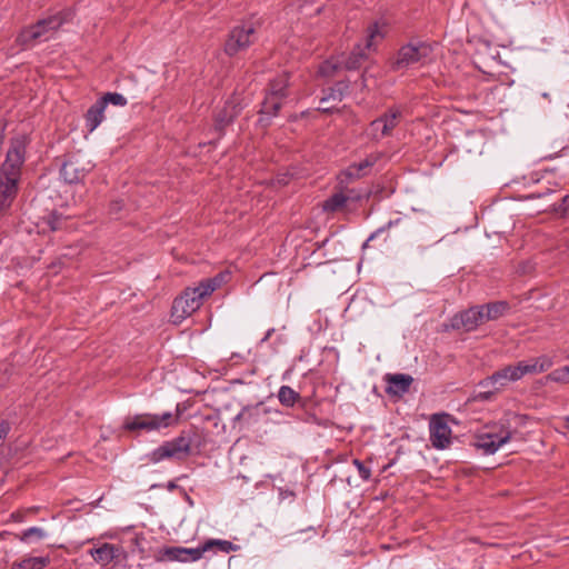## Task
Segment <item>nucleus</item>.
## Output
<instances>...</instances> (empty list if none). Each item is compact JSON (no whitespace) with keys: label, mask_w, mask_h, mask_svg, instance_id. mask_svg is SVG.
I'll list each match as a JSON object with an SVG mask.
<instances>
[{"label":"nucleus","mask_w":569,"mask_h":569,"mask_svg":"<svg viewBox=\"0 0 569 569\" xmlns=\"http://www.w3.org/2000/svg\"><path fill=\"white\" fill-rule=\"evenodd\" d=\"M27 144L26 134L12 138L6 160L0 167V214L11 207L17 197Z\"/></svg>","instance_id":"f257e3e1"},{"label":"nucleus","mask_w":569,"mask_h":569,"mask_svg":"<svg viewBox=\"0 0 569 569\" xmlns=\"http://www.w3.org/2000/svg\"><path fill=\"white\" fill-rule=\"evenodd\" d=\"M221 281L222 278L217 276L202 280L197 287L187 288L181 296L173 300L171 309L173 322L180 323L196 312L201 307L203 299L220 287Z\"/></svg>","instance_id":"f03ea898"},{"label":"nucleus","mask_w":569,"mask_h":569,"mask_svg":"<svg viewBox=\"0 0 569 569\" xmlns=\"http://www.w3.org/2000/svg\"><path fill=\"white\" fill-rule=\"evenodd\" d=\"M70 19L71 12L67 11L39 20L36 24L24 28L19 33L17 41L24 48H30L38 42L47 41Z\"/></svg>","instance_id":"7ed1b4c3"},{"label":"nucleus","mask_w":569,"mask_h":569,"mask_svg":"<svg viewBox=\"0 0 569 569\" xmlns=\"http://www.w3.org/2000/svg\"><path fill=\"white\" fill-rule=\"evenodd\" d=\"M180 411L177 408L176 412L167 411L161 415L141 413L133 417H128L124 421V429L128 431H158L163 428H169L178 423Z\"/></svg>","instance_id":"20e7f679"},{"label":"nucleus","mask_w":569,"mask_h":569,"mask_svg":"<svg viewBox=\"0 0 569 569\" xmlns=\"http://www.w3.org/2000/svg\"><path fill=\"white\" fill-rule=\"evenodd\" d=\"M194 443V431H182L177 438L163 442L156 448L151 455L152 462H159L164 459L182 460L191 452V447Z\"/></svg>","instance_id":"39448f33"},{"label":"nucleus","mask_w":569,"mask_h":569,"mask_svg":"<svg viewBox=\"0 0 569 569\" xmlns=\"http://www.w3.org/2000/svg\"><path fill=\"white\" fill-rule=\"evenodd\" d=\"M288 86L289 83L287 76H280L269 83L266 97L261 103V120H269L278 116L279 110L289 96Z\"/></svg>","instance_id":"423d86ee"},{"label":"nucleus","mask_w":569,"mask_h":569,"mask_svg":"<svg viewBox=\"0 0 569 569\" xmlns=\"http://www.w3.org/2000/svg\"><path fill=\"white\" fill-rule=\"evenodd\" d=\"M257 21H244L233 27L224 42V52L232 57L249 48L257 40Z\"/></svg>","instance_id":"0eeeda50"},{"label":"nucleus","mask_w":569,"mask_h":569,"mask_svg":"<svg viewBox=\"0 0 569 569\" xmlns=\"http://www.w3.org/2000/svg\"><path fill=\"white\" fill-rule=\"evenodd\" d=\"M432 53V47L426 42L408 43L402 46L392 62L393 70L406 69L412 64H423Z\"/></svg>","instance_id":"6e6552de"},{"label":"nucleus","mask_w":569,"mask_h":569,"mask_svg":"<svg viewBox=\"0 0 569 569\" xmlns=\"http://www.w3.org/2000/svg\"><path fill=\"white\" fill-rule=\"evenodd\" d=\"M450 416L436 413L429 421V439L433 448L438 450L448 449L452 442V431L449 426Z\"/></svg>","instance_id":"1a4fd4ad"},{"label":"nucleus","mask_w":569,"mask_h":569,"mask_svg":"<svg viewBox=\"0 0 569 569\" xmlns=\"http://www.w3.org/2000/svg\"><path fill=\"white\" fill-rule=\"evenodd\" d=\"M512 432L508 428H491L489 431L480 432L476 436L473 446L482 450L485 455H493L505 443L509 442Z\"/></svg>","instance_id":"9d476101"},{"label":"nucleus","mask_w":569,"mask_h":569,"mask_svg":"<svg viewBox=\"0 0 569 569\" xmlns=\"http://www.w3.org/2000/svg\"><path fill=\"white\" fill-rule=\"evenodd\" d=\"M383 32L378 22L372 23L368 27L366 44L362 47L358 44L350 56L345 61V67L348 70H356L361 66V62L367 59L368 54L366 50H370L377 39H382Z\"/></svg>","instance_id":"9b49d317"},{"label":"nucleus","mask_w":569,"mask_h":569,"mask_svg":"<svg viewBox=\"0 0 569 569\" xmlns=\"http://www.w3.org/2000/svg\"><path fill=\"white\" fill-rule=\"evenodd\" d=\"M208 551L207 541L198 548L168 547L159 552L158 561H197Z\"/></svg>","instance_id":"f8f14e48"},{"label":"nucleus","mask_w":569,"mask_h":569,"mask_svg":"<svg viewBox=\"0 0 569 569\" xmlns=\"http://www.w3.org/2000/svg\"><path fill=\"white\" fill-rule=\"evenodd\" d=\"M401 111L397 108L389 109L386 113L370 123L369 130L375 139H381L392 133V130L399 124Z\"/></svg>","instance_id":"ddd939ff"},{"label":"nucleus","mask_w":569,"mask_h":569,"mask_svg":"<svg viewBox=\"0 0 569 569\" xmlns=\"http://www.w3.org/2000/svg\"><path fill=\"white\" fill-rule=\"evenodd\" d=\"M520 379L521 376L518 365H510L497 370L490 377H487L480 381L479 385L482 388H493L495 390H500L509 382L518 381Z\"/></svg>","instance_id":"4468645a"},{"label":"nucleus","mask_w":569,"mask_h":569,"mask_svg":"<svg viewBox=\"0 0 569 569\" xmlns=\"http://www.w3.org/2000/svg\"><path fill=\"white\" fill-rule=\"evenodd\" d=\"M483 308L480 306L471 307L451 319L453 329H463L465 331H473L480 325L485 323Z\"/></svg>","instance_id":"2eb2a0df"},{"label":"nucleus","mask_w":569,"mask_h":569,"mask_svg":"<svg viewBox=\"0 0 569 569\" xmlns=\"http://www.w3.org/2000/svg\"><path fill=\"white\" fill-rule=\"evenodd\" d=\"M92 168L93 164L90 161L83 162L79 157H71L63 162L60 173L66 182L77 183L81 181Z\"/></svg>","instance_id":"dca6fc26"},{"label":"nucleus","mask_w":569,"mask_h":569,"mask_svg":"<svg viewBox=\"0 0 569 569\" xmlns=\"http://www.w3.org/2000/svg\"><path fill=\"white\" fill-rule=\"evenodd\" d=\"M88 553L97 563L106 567L113 560L119 559L123 555V549L120 546L102 542L96 543Z\"/></svg>","instance_id":"f3484780"},{"label":"nucleus","mask_w":569,"mask_h":569,"mask_svg":"<svg viewBox=\"0 0 569 569\" xmlns=\"http://www.w3.org/2000/svg\"><path fill=\"white\" fill-rule=\"evenodd\" d=\"M385 380L387 382L386 391L393 396L405 395L409 391L410 386L413 382V378L410 375L405 373L387 375Z\"/></svg>","instance_id":"a211bd4d"},{"label":"nucleus","mask_w":569,"mask_h":569,"mask_svg":"<svg viewBox=\"0 0 569 569\" xmlns=\"http://www.w3.org/2000/svg\"><path fill=\"white\" fill-rule=\"evenodd\" d=\"M241 107L239 104V99L237 97L228 100L222 110H220L216 116V128L217 130H222L229 123L233 121V119L239 114Z\"/></svg>","instance_id":"6ab92c4d"},{"label":"nucleus","mask_w":569,"mask_h":569,"mask_svg":"<svg viewBox=\"0 0 569 569\" xmlns=\"http://www.w3.org/2000/svg\"><path fill=\"white\" fill-rule=\"evenodd\" d=\"M267 410L262 408L260 405L248 406L242 408V410L234 417V422L246 423L248 426L257 423L262 416H264Z\"/></svg>","instance_id":"aec40b11"},{"label":"nucleus","mask_w":569,"mask_h":569,"mask_svg":"<svg viewBox=\"0 0 569 569\" xmlns=\"http://www.w3.org/2000/svg\"><path fill=\"white\" fill-rule=\"evenodd\" d=\"M104 110L106 107L97 100L87 111L84 119H86V127L87 129L92 132L94 131L101 122L104 120Z\"/></svg>","instance_id":"412c9836"},{"label":"nucleus","mask_w":569,"mask_h":569,"mask_svg":"<svg viewBox=\"0 0 569 569\" xmlns=\"http://www.w3.org/2000/svg\"><path fill=\"white\" fill-rule=\"evenodd\" d=\"M480 308H483L485 321H492L499 319L509 310V303L507 301H495L482 305Z\"/></svg>","instance_id":"4be33fe9"},{"label":"nucleus","mask_w":569,"mask_h":569,"mask_svg":"<svg viewBox=\"0 0 569 569\" xmlns=\"http://www.w3.org/2000/svg\"><path fill=\"white\" fill-rule=\"evenodd\" d=\"M377 160L378 156L370 154L360 162L349 166L346 173L351 179H359L366 173L367 169L371 168L377 162Z\"/></svg>","instance_id":"5701e85b"},{"label":"nucleus","mask_w":569,"mask_h":569,"mask_svg":"<svg viewBox=\"0 0 569 569\" xmlns=\"http://www.w3.org/2000/svg\"><path fill=\"white\" fill-rule=\"evenodd\" d=\"M349 198H351L350 194H345V192H337L323 201L322 209L326 212L340 211L347 206Z\"/></svg>","instance_id":"b1692460"},{"label":"nucleus","mask_w":569,"mask_h":569,"mask_svg":"<svg viewBox=\"0 0 569 569\" xmlns=\"http://www.w3.org/2000/svg\"><path fill=\"white\" fill-rule=\"evenodd\" d=\"M49 563L47 557H29L14 562L11 569H43Z\"/></svg>","instance_id":"393cba45"},{"label":"nucleus","mask_w":569,"mask_h":569,"mask_svg":"<svg viewBox=\"0 0 569 569\" xmlns=\"http://www.w3.org/2000/svg\"><path fill=\"white\" fill-rule=\"evenodd\" d=\"M278 399L286 407H293L300 399V395L289 386H281L278 391Z\"/></svg>","instance_id":"a878e982"},{"label":"nucleus","mask_w":569,"mask_h":569,"mask_svg":"<svg viewBox=\"0 0 569 569\" xmlns=\"http://www.w3.org/2000/svg\"><path fill=\"white\" fill-rule=\"evenodd\" d=\"M47 536H48L47 532L42 528L30 527V528L23 530L19 535V539L22 542L31 543V542L40 541V540L44 539Z\"/></svg>","instance_id":"bb28decb"},{"label":"nucleus","mask_w":569,"mask_h":569,"mask_svg":"<svg viewBox=\"0 0 569 569\" xmlns=\"http://www.w3.org/2000/svg\"><path fill=\"white\" fill-rule=\"evenodd\" d=\"M348 90L346 82H338L335 87L329 89V92L321 98L320 104L328 102L329 100L340 102Z\"/></svg>","instance_id":"cd10ccee"},{"label":"nucleus","mask_w":569,"mask_h":569,"mask_svg":"<svg viewBox=\"0 0 569 569\" xmlns=\"http://www.w3.org/2000/svg\"><path fill=\"white\" fill-rule=\"evenodd\" d=\"M99 101L107 108L108 104H113L117 107H124L127 104V99L123 94L118 92H107L103 94Z\"/></svg>","instance_id":"c85d7f7f"},{"label":"nucleus","mask_w":569,"mask_h":569,"mask_svg":"<svg viewBox=\"0 0 569 569\" xmlns=\"http://www.w3.org/2000/svg\"><path fill=\"white\" fill-rule=\"evenodd\" d=\"M547 380L560 383H569V366H565L551 371Z\"/></svg>","instance_id":"c756f323"},{"label":"nucleus","mask_w":569,"mask_h":569,"mask_svg":"<svg viewBox=\"0 0 569 569\" xmlns=\"http://www.w3.org/2000/svg\"><path fill=\"white\" fill-rule=\"evenodd\" d=\"M208 550H211L213 548H217L218 550L228 553L230 551H233L237 549V546H234L231 541L228 540H220V539H210L207 541Z\"/></svg>","instance_id":"7c9ffc66"},{"label":"nucleus","mask_w":569,"mask_h":569,"mask_svg":"<svg viewBox=\"0 0 569 569\" xmlns=\"http://www.w3.org/2000/svg\"><path fill=\"white\" fill-rule=\"evenodd\" d=\"M517 365H518L521 378L526 375L540 373L535 359H531L529 361H519Z\"/></svg>","instance_id":"2f4dec72"},{"label":"nucleus","mask_w":569,"mask_h":569,"mask_svg":"<svg viewBox=\"0 0 569 569\" xmlns=\"http://www.w3.org/2000/svg\"><path fill=\"white\" fill-rule=\"evenodd\" d=\"M352 463L357 468L360 478L365 481H368L371 477L370 468L366 467V465L359 459H355Z\"/></svg>","instance_id":"473e14b6"},{"label":"nucleus","mask_w":569,"mask_h":569,"mask_svg":"<svg viewBox=\"0 0 569 569\" xmlns=\"http://www.w3.org/2000/svg\"><path fill=\"white\" fill-rule=\"evenodd\" d=\"M540 372H545L552 367V360L547 356L535 358Z\"/></svg>","instance_id":"72a5a7b5"},{"label":"nucleus","mask_w":569,"mask_h":569,"mask_svg":"<svg viewBox=\"0 0 569 569\" xmlns=\"http://www.w3.org/2000/svg\"><path fill=\"white\" fill-rule=\"evenodd\" d=\"M401 221V219H396V220H390L388 223H386L385 226L380 227L379 229H377L373 233H371V236L368 238L366 244L371 241L372 239H375L379 233H382L389 229H391L393 226H397L399 224V222Z\"/></svg>","instance_id":"f704fd0d"},{"label":"nucleus","mask_w":569,"mask_h":569,"mask_svg":"<svg viewBox=\"0 0 569 569\" xmlns=\"http://www.w3.org/2000/svg\"><path fill=\"white\" fill-rule=\"evenodd\" d=\"M10 430L9 423L6 421L0 422V440L4 439Z\"/></svg>","instance_id":"c9c22d12"},{"label":"nucleus","mask_w":569,"mask_h":569,"mask_svg":"<svg viewBox=\"0 0 569 569\" xmlns=\"http://www.w3.org/2000/svg\"><path fill=\"white\" fill-rule=\"evenodd\" d=\"M488 391L479 392L478 398L482 400H488L491 396L497 391L493 388H488Z\"/></svg>","instance_id":"e433bc0d"},{"label":"nucleus","mask_w":569,"mask_h":569,"mask_svg":"<svg viewBox=\"0 0 569 569\" xmlns=\"http://www.w3.org/2000/svg\"><path fill=\"white\" fill-rule=\"evenodd\" d=\"M559 209L562 211V212H568L569 211V194L568 196H565L561 200V204L559 207Z\"/></svg>","instance_id":"4c0bfd02"},{"label":"nucleus","mask_w":569,"mask_h":569,"mask_svg":"<svg viewBox=\"0 0 569 569\" xmlns=\"http://www.w3.org/2000/svg\"><path fill=\"white\" fill-rule=\"evenodd\" d=\"M345 194H350L351 196V198H349V202H355V201H358V200L361 199V196L356 193L353 190H349Z\"/></svg>","instance_id":"58836bf2"},{"label":"nucleus","mask_w":569,"mask_h":569,"mask_svg":"<svg viewBox=\"0 0 569 569\" xmlns=\"http://www.w3.org/2000/svg\"><path fill=\"white\" fill-rule=\"evenodd\" d=\"M319 110H321L322 112H331L332 108L331 107H327V104L323 103V104H321Z\"/></svg>","instance_id":"ea45409f"},{"label":"nucleus","mask_w":569,"mask_h":569,"mask_svg":"<svg viewBox=\"0 0 569 569\" xmlns=\"http://www.w3.org/2000/svg\"><path fill=\"white\" fill-rule=\"evenodd\" d=\"M278 182H279L280 184H287V183H288L287 174H284L283 177H279V178H278Z\"/></svg>","instance_id":"a19ab883"},{"label":"nucleus","mask_w":569,"mask_h":569,"mask_svg":"<svg viewBox=\"0 0 569 569\" xmlns=\"http://www.w3.org/2000/svg\"><path fill=\"white\" fill-rule=\"evenodd\" d=\"M426 249H427V246H422V244H418V246H417V251H418L419 253H423Z\"/></svg>","instance_id":"79ce46f5"},{"label":"nucleus","mask_w":569,"mask_h":569,"mask_svg":"<svg viewBox=\"0 0 569 569\" xmlns=\"http://www.w3.org/2000/svg\"><path fill=\"white\" fill-rule=\"evenodd\" d=\"M273 331H274V329H269V330L267 331V333H266V337L263 338V341L268 340V339L271 337V335H272V332H273Z\"/></svg>","instance_id":"37998d69"},{"label":"nucleus","mask_w":569,"mask_h":569,"mask_svg":"<svg viewBox=\"0 0 569 569\" xmlns=\"http://www.w3.org/2000/svg\"><path fill=\"white\" fill-rule=\"evenodd\" d=\"M328 68H329V64H328V63L323 64V66L321 67V72H322V73H325V74H327V73H328Z\"/></svg>","instance_id":"c03bdc74"},{"label":"nucleus","mask_w":569,"mask_h":569,"mask_svg":"<svg viewBox=\"0 0 569 569\" xmlns=\"http://www.w3.org/2000/svg\"><path fill=\"white\" fill-rule=\"evenodd\" d=\"M168 488H169L170 490H172V489H174V488H176V485H174L173 482H169Z\"/></svg>","instance_id":"a18cd8bd"},{"label":"nucleus","mask_w":569,"mask_h":569,"mask_svg":"<svg viewBox=\"0 0 569 569\" xmlns=\"http://www.w3.org/2000/svg\"><path fill=\"white\" fill-rule=\"evenodd\" d=\"M567 422H568V428H569V418L567 419Z\"/></svg>","instance_id":"49530a36"}]
</instances>
